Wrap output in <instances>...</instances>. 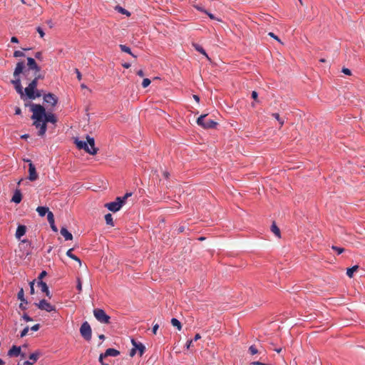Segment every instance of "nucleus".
<instances>
[{
	"label": "nucleus",
	"instance_id": "obj_23",
	"mask_svg": "<svg viewBox=\"0 0 365 365\" xmlns=\"http://www.w3.org/2000/svg\"><path fill=\"white\" fill-rule=\"evenodd\" d=\"M73 250V248L69 249V250L66 252V255H67L68 257L71 258L72 259H73V260H75V261L78 262L79 263V264L81 265V259H80L77 256H76L75 255H73V254L72 253Z\"/></svg>",
	"mask_w": 365,
	"mask_h": 365
},
{
	"label": "nucleus",
	"instance_id": "obj_15",
	"mask_svg": "<svg viewBox=\"0 0 365 365\" xmlns=\"http://www.w3.org/2000/svg\"><path fill=\"white\" fill-rule=\"evenodd\" d=\"M35 90L36 88L34 87L29 84V86L25 88L24 92L29 98L35 99Z\"/></svg>",
	"mask_w": 365,
	"mask_h": 365
},
{
	"label": "nucleus",
	"instance_id": "obj_47",
	"mask_svg": "<svg viewBox=\"0 0 365 365\" xmlns=\"http://www.w3.org/2000/svg\"><path fill=\"white\" fill-rule=\"evenodd\" d=\"M75 72L76 73V76H77V78L78 81H81V78H82V76H81V72L79 71V70L78 68H76L75 69Z\"/></svg>",
	"mask_w": 365,
	"mask_h": 365
},
{
	"label": "nucleus",
	"instance_id": "obj_35",
	"mask_svg": "<svg viewBox=\"0 0 365 365\" xmlns=\"http://www.w3.org/2000/svg\"><path fill=\"white\" fill-rule=\"evenodd\" d=\"M29 327L27 326L21 332L20 334V337L23 338L25 336H26V334H28L29 332Z\"/></svg>",
	"mask_w": 365,
	"mask_h": 365
},
{
	"label": "nucleus",
	"instance_id": "obj_6",
	"mask_svg": "<svg viewBox=\"0 0 365 365\" xmlns=\"http://www.w3.org/2000/svg\"><path fill=\"white\" fill-rule=\"evenodd\" d=\"M80 333L86 340H91L92 336V331L91 327L88 322H85L82 324L80 328Z\"/></svg>",
	"mask_w": 365,
	"mask_h": 365
},
{
	"label": "nucleus",
	"instance_id": "obj_36",
	"mask_svg": "<svg viewBox=\"0 0 365 365\" xmlns=\"http://www.w3.org/2000/svg\"><path fill=\"white\" fill-rule=\"evenodd\" d=\"M151 81L148 78H144L142 83V86L143 88L148 87L150 84Z\"/></svg>",
	"mask_w": 365,
	"mask_h": 365
},
{
	"label": "nucleus",
	"instance_id": "obj_27",
	"mask_svg": "<svg viewBox=\"0 0 365 365\" xmlns=\"http://www.w3.org/2000/svg\"><path fill=\"white\" fill-rule=\"evenodd\" d=\"M359 269L358 265H354L351 268H348L346 270V274L349 277L351 278L353 277L354 272L357 271Z\"/></svg>",
	"mask_w": 365,
	"mask_h": 365
},
{
	"label": "nucleus",
	"instance_id": "obj_51",
	"mask_svg": "<svg viewBox=\"0 0 365 365\" xmlns=\"http://www.w3.org/2000/svg\"><path fill=\"white\" fill-rule=\"evenodd\" d=\"M257 97H258V93H257V91H253L252 92V98L254 100L257 101Z\"/></svg>",
	"mask_w": 365,
	"mask_h": 365
},
{
	"label": "nucleus",
	"instance_id": "obj_41",
	"mask_svg": "<svg viewBox=\"0 0 365 365\" xmlns=\"http://www.w3.org/2000/svg\"><path fill=\"white\" fill-rule=\"evenodd\" d=\"M47 275V272L46 271H42L39 276L38 277V281H42V279Z\"/></svg>",
	"mask_w": 365,
	"mask_h": 365
},
{
	"label": "nucleus",
	"instance_id": "obj_9",
	"mask_svg": "<svg viewBox=\"0 0 365 365\" xmlns=\"http://www.w3.org/2000/svg\"><path fill=\"white\" fill-rule=\"evenodd\" d=\"M43 101L51 106H55L58 103L57 97L54 94L50 93L44 95Z\"/></svg>",
	"mask_w": 365,
	"mask_h": 365
},
{
	"label": "nucleus",
	"instance_id": "obj_26",
	"mask_svg": "<svg viewBox=\"0 0 365 365\" xmlns=\"http://www.w3.org/2000/svg\"><path fill=\"white\" fill-rule=\"evenodd\" d=\"M105 220H106L107 225H108L111 227L114 226V222H113V216L111 214H110V213L106 214L105 215Z\"/></svg>",
	"mask_w": 365,
	"mask_h": 365
},
{
	"label": "nucleus",
	"instance_id": "obj_19",
	"mask_svg": "<svg viewBox=\"0 0 365 365\" xmlns=\"http://www.w3.org/2000/svg\"><path fill=\"white\" fill-rule=\"evenodd\" d=\"M120 354V351L115 349H113V348H109L108 349H106V352L103 354V356L107 357V356H117Z\"/></svg>",
	"mask_w": 365,
	"mask_h": 365
},
{
	"label": "nucleus",
	"instance_id": "obj_57",
	"mask_svg": "<svg viewBox=\"0 0 365 365\" xmlns=\"http://www.w3.org/2000/svg\"><path fill=\"white\" fill-rule=\"evenodd\" d=\"M35 57H36V58H38V59H41V57H42V54H41V52H37V53H36V54H35Z\"/></svg>",
	"mask_w": 365,
	"mask_h": 365
},
{
	"label": "nucleus",
	"instance_id": "obj_8",
	"mask_svg": "<svg viewBox=\"0 0 365 365\" xmlns=\"http://www.w3.org/2000/svg\"><path fill=\"white\" fill-rule=\"evenodd\" d=\"M35 304L38 309L41 310H46L48 312L55 310V307L51 305L45 299H41L38 303H36Z\"/></svg>",
	"mask_w": 365,
	"mask_h": 365
},
{
	"label": "nucleus",
	"instance_id": "obj_13",
	"mask_svg": "<svg viewBox=\"0 0 365 365\" xmlns=\"http://www.w3.org/2000/svg\"><path fill=\"white\" fill-rule=\"evenodd\" d=\"M131 343L134 348L138 351L140 356H142L145 351V346L140 342H137L134 339H131Z\"/></svg>",
	"mask_w": 365,
	"mask_h": 365
},
{
	"label": "nucleus",
	"instance_id": "obj_28",
	"mask_svg": "<svg viewBox=\"0 0 365 365\" xmlns=\"http://www.w3.org/2000/svg\"><path fill=\"white\" fill-rule=\"evenodd\" d=\"M271 230L277 237H280V230L275 222L272 223Z\"/></svg>",
	"mask_w": 365,
	"mask_h": 365
},
{
	"label": "nucleus",
	"instance_id": "obj_7",
	"mask_svg": "<svg viewBox=\"0 0 365 365\" xmlns=\"http://www.w3.org/2000/svg\"><path fill=\"white\" fill-rule=\"evenodd\" d=\"M123 205V202L118 197H116L115 201L106 203L105 207L110 211L115 212L119 211Z\"/></svg>",
	"mask_w": 365,
	"mask_h": 365
},
{
	"label": "nucleus",
	"instance_id": "obj_22",
	"mask_svg": "<svg viewBox=\"0 0 365 365\" xmlns=\"http://www.w3.org/2000/svg\"><path fill=\"white\" fill-rule=\"evenodd\" d=\"M36 212L41 217H43L46 214L48 215V212L51 211L47 207L39 206L36 208Z\"/></svg>",
	"mask_w": 365,
	"mask_h": 365
},
{
	"label": "nucleus",
	"instance_id": "obj_30",
	"mask_svg": "<svg viewBox=\"0 0 365 365\" xmlns=\"http://www.w3.org/2000/svg\"><path fill=\"white\" fill-rule=\"evenodd\" d=\"M17 297L19 300H21V302H24L25 304H27V301L24 298V292L23 288H21L19 292H18Z\"/></svg>",
	"mask_w": 365,
	"mask_h": 365
},
{
	"label": "nucleus",
	"instance_id": "obj_11",
	"mask_svg": "<svg viewBox=\"0 0 365 365\" xmlns=\"http://www.w3.org/2000/svg\"><path fill=\"white\" fill-rule=\"evenodd\" d=\"M41 353L37 351L29 356V360L24 362V365H33L40 357Z\"/></svg>",
	"mask_w": 365,
	"mask_h": 365
},
{
	"label": "nucleus",
	"instance_id": "obj_2",
	"mask_svg": "<svg viewBox=\"0 0 365 365\" xmlns=\"http://www.w3.org/2000/svg\"><path fill=\"white\" fill-rule=\"evenodd\" d=\"M24 68L25 66L24 62H18L13 73L14 79L11 81V83L14 86L15 90L21 98L24 96V91L21 84L20 74L23 73L24 75L27 76L28 73V71H24Z\"/></svg>",
	"mask_w": 365,
	"mask_h": 365
},
{
	"label": "nucleus",
	"instance_id": "obj_49",
	"mask_svg": "<svg viewBox=\"0 0 365 365\" xmlns=\"http://www.w3.org/2000/svg\"><path fill=\"white\" fill-rule=\"evenodd\" d=\"M342 72L346 74V75H349L350 76L351 74V71L349 69V68H344L342 69Z\"/></svg>",
	"mask_w": 365,
	"mask_h": 365
},
{
	"label": "nucleus",
	"instance_id": "obj_55",
	"mask_svg": "<svg viewBox=\"0 0 365 365\" xmlns=\"http://www.w3.org/2000/svg\"><path fill=\"white\" fill-rule=\"evenodd\" d=\"M137 75L140 76V77H143L144 76V72L143 71V70H139L136 72Z\"/></svg>",
	"mask_w": 365,
	"mask_h": 365
},
{
	"label": "nucleus",
	"instance_id": "obj_39",
	"mask_svg": "<svg viewBox=\"0 0 365 365\" xmlns=\"http://www.w3.org/2000/svg\"><path fill=\"white\" fill-rule=\"evenodd\" d=\"M76 288L78 289L79 292H81L82 291V283H81V279L79 277L77 278Z\"/></svg>",
	"mask_w": 365,
	"mask_h": 365
},
{
	"label": "nucleus",
	"instance_id": "obj_29",
	"mask_svg": "<svg viewBox=\"0 0 365 365\" xmlns=\"http://www.w3.org/2000/svg\"><path fill=\"white\" fill-rule=\"evenodd\" d=\"M171 324H172V325L173 327H175L179 331L181 330L182 324H181L180 322L178 319H177L175 318H173L171 319Z\"/></svg>",
	"mask_w": 365,
	"mask_h": 365
},
{
	"label": "nucleus",
	"instance_id": "obj_34",
	"mask_svg": "<svg viewBox=\"0 0 365 365\" xmlns=\"http://www.w3.org/2000/svg\"><path fill=\"white\" fill-rule=\"evenodd\" d=\"M132 195V192H127L125 194L123 197H118L120 199H121V201L123 202V204H125V200Z\"/></svg>",
	"mask_w": 365,
	"mask_h": 365
},
{
	"label": "nucleus",
	"instance_id": "obj_33",
	"mask_svg": "<svg viewBox=\"0 0 365 365\" xmlns=\"http://www.w3.org/2000/svg\"><path fill=\"white\" fill-rule=\"evenodd\" d=\"M249 351L252 355L256 354L259 352L258 349L253 345L250 346Z\"/></svg>",
	"mask_w": 365,
	"mask_h": 365
},
{
	"label": "nucleus",
	"instance_id": "obj_10",
	"mask_svg": "<svg viewBox=\"0 0 365 365\" xmlns=\"http://www.w3.org/2000/svg\"><path fill=\"white\" fill-rule=\"evenodd\" d=\"M29 180L31 181H35L38 178V174L36 170V168L32 162H30L29 165Z\"/></svg>",
	"mask_w": 365,
	"mask_h": 365
},
{
	"label": "nucleus",
	"instance_id": "obj_18",
	"mask_svg": "<svg viewBox=\"0 0 365 365\" xmlns=\"http://www.w3.org/2000/svg\"><path fill=\"white\" fill-rule=\"evenodd\" d=\"M26 227L25 225H19L16 232V237L20 239L26 233Z\"/></svg>",
	"mask_w": 365,
	"mask_h": 365
},
{
	"label": "nucleus",
	"instance_id": "obj_58",
	"mask_svg": "<svg viewBox=\"0 0 365 365\" xmlns=\"http://www.w3.org/2000/svg\"><path fill=\"white\" fill-rule=\"evenodd\" d=\"M11 41L12 43H18V42H19V40H18V38H17L16 36H13V37H11Z\"/></svg>",
	"mask_w": 365,
	"mask_h": 365
},
{
	"label": "nucleus",
	"instance_id": "obj_52",
	"mask_svg": "<svg viewBox=\"0 0 365 365\" xmlns=\"http://www.w3.org/2000/svg\"><path fill=\"white\" fill-rule=\"evenodd\" d=\"M136 349L133 347V349H131V350L130 351V356L133 357L135 356V354H136Z\"/></svg>",
	"mask_w": 365,
	"mask_h": 365
},
{
	"label": "nucleus",
	"instance_id": "obj_40",
	"mask_svg": "<svg viewBox=\"0 0 365 365\" xmlns=\"http://www.w3.org/2000/svg\"><path fill=\"white\" fill-rule=\"evenodd\" d=\"M36 31L38 33V34L40 35V36L41 38H43L44 36L45 33H44L43 30L42 29V28H41L40 26L36 28Z\"/></svg>",
	"mask_w": 365,
	"mask_h": 365
},
{
	"label": "nucleus",
	"instance_id": "obj_31",
	"mask_svg": "<svg viewBox=\"0 0 365 365\" xmlns=\"http://www.w3.org/2000/svg\"><path fill=\"white\" fill-rule=\"evenodd\" d=\"M115 10L122 14L126 15L127 16H129L130 15V13L128 11H127L126 9L120 6H116Z\"/></svg>",
	"mask_w": 365,
	"mask_h": 365
},
{
	"label": "nucleus",
	"instance_id": "obj_24",
	"mask_svg": "<svg viewBox=\"0 0 365 365\" xmlns=\"http://www.w3.org/2000/svg\"><path fill=\"white\" fill-rule=\"evenodd\" d=\"M192 46L195 48L196 51L204 55L207 59H210L205 49L197 43H193Z\"/></svg>",
	"mask_w": 365,
	"mask_h": 365
},
{
	"label": "nucleus",
	"instance_id": "obj_20",
	"mask_svg": "<svg viewBox=\"0 0 365 365\" xmlns=\"http://www.w3.org/2000/svg\"><path fill=\"white\" fill-rule=\"evenodd\" d=\"M60 233L66 240H71L73 239L72 234L69 232L66 227H62L60 230Z\"/></svg>",
	"mask_w": 365,
	"mask_h": 365
},
{
	"label": "nucleus",
	"instance_id": "obj_50",
	"mask_svg": "<svg viewBox=\"0 0 365 365\" xmlns=\"http://www.w3.org/2000/svg\"><path fill=\"white\" fill-rule=\"evenodd\" d=\"M40 325L38 324H34L33 327H31V329L32 331H36L39 329Z\"/></svg>",
	"mask_w": 365,
	"mask_h": 365
},
{
	"label": "nucleus",
	"instance_id": "obj_62",
	"mask_svg": "<svg viewBox=\"0 0 365 365\" xmlns=\"http://www.w3.org/2000/svg\"><path fill=\"white\" fill-rule=\"evenodd\" d=\"M251 364L252 365H263L264 363L259 362V361H254Z\"/></svg>",
	"mask_w": 365,
	"mask_h": 365
},
{
	"label": "nucleus",
	"instance_id": "obj_61",
	"mask_svg": "<svg viewBox=\"0 0 365 365\" xmlns=\"http://www.w3.org/2000/svg\"><path fill=\"white\" fill-rule=\"evenodd\" d=\"M201 338V336L200 334H196L195 337H194V341H197L198 339H200Z\"/></svg>",
	"mask_w": 365,
	"mask_h": 365
},
{
	"label": "nucleus",
	"instance_id": "obj_60",
	"mask_svg": "<svg viewBox=\"0 0 365 365\" xmlns=\"http://www.w3.org/2000/svg\"><path fill=\"white\" fill-rule=\"evenodd\" d=\"M192 340L187 341V344H186V348L190 349V347L192 346Z\"/></svg>",
	"mask_w": 365,
	"mask_h": 365
},
{
	"label": "nucleus",
	"instance_id": "obj_64",
	"mask_svg": "<svg viewBox=\"0 0 365 365\" xmlns=\"http://www.w3.org/2000/svg\"><path fill=\"white\" fill-rule=\"evenodd\" d=\"M169 175H170V174H169V173H168V172H167V171H164V172H163V176H164L165 178H169Z\"/></svg>",
	"mask_w": 365,
	"mask_h": 365
},
{
	"label": "nucleus",
	"instance_id": "obj_21",
	"mask_svg": "<svg viewBox=\"0 0 365 365\" xmlns=\"http://www.w3.org/2000/svg\"><path fill=\"white\" fill-rule=\"evenodd\" d=\"M22 195L19 190H16L12 197L11 201L15 203H19L21 201Z\"/></svg>",
	"mask_w": 365,
	"mask_h": 365
},
{
	"label": "nucleus",
	"instance_id": "obj_12",
	"mask_svg": "<svg viewBox=\"0 0 365 365\" xmlns=\"http://www.w3.org/2000/svg\"><path fill=\"white\" fill-rule=\"evenodd\" d=\"M27 65L29 66V69L34 70L36 72H40L41 68L37 65L35 60L33 58L29 57L27 58Z\"/></svg>",
	"mask_w": 365,
	"mask_h": 365
},
{
	"label": "nucleus",
	"instance_id": "obj_38",
	"mask_svg": "<svg viewBox=\"0 0 365 365\" xmlns=\"http://www.w3.org/2000/svg\"><path fill=\"white\" fill-rule=\"evenodd\" d=\"M331 248H332V250H336L337 252L338 255L341 254L344 251V248L339 247L336 246H332Z\"/></svg>",
	"mask_w": 365,
	"mask_h": 365
},
{
	"label": "nucleus",
	"instance_id": "obj_4",
	"mask_svg": "<svg viewBox=\"0 0 365 365\" xmlns=\"http://www.w3.org/2000/svg\"><path fill=\"white\" fill-rule=\"evenodd\" d=\"M207 114L201 115L197 120V123L205 129L213 128L217 123L211 119H206Z\"/></svg>",
	"mask_w": 365,
	"mask_h": 365
},
{
	"label": "nucleus",
	"instance_id": "obj_1",
	"mask_svg": "<svg viewBox=\"0 0 365 365\" xmlns=\"http://www.w3.org/2000/svg\"><path fill=\"white\" fill-rule=\"evenodd\" d=\"M31 110L33 113L31 119L34 120L33 124L39 129L38 135L43 136L47 129L46 123H56L57 119L52 113H46L44 107L40 104H31Z\"/></svg>",
	"mask_w": 365,
	"mask_h": 365
},
{
	"label": "nucleus",
	"instance_id": "obj_3",
	"mask_svg": "<svg viewBox=\"0 0 365 365\" xmlns=\"http://www.w3.org/2000/svg\"><path fill=\"white\" fill-rule=\"evenodd\" d=\"M87 142L80 140L78 139L75 140V143L77 148L80 150L83 149L91 155H95L97 153L98 149L95 147V140L93 138L90 136L86 137Z\"/></svg>",
	"mask_w": 365,
	"mask_h": 365
},
{
	"label": "nucleus",
	"instance_id": "obj_25",
	"mask_svg": "<svg viewBox=\"0 0 365 365\" xmlns=\"http://www.w3.org/2000/svg\"><path fill=\"white\" fill-rule=\"evenodd\" d=\"M119 47H120V48L121 51L125 52V53H129V54H130V55H131L132 56H133V57L136 58V56H135V55H134V54L131 52V50H130V48L128 46H125V45H123V44H120V45H119Z\"/></svg>",
	"mask_w": 365,
	"mask_h": 365
},
{
	"label": "nucleus",
	"instance_id": "obj_42",
	"mask_svg": "<svg viewBox=\"0 0 365 365\" xmlns=\"http://www.w3.org/2000/svg\"><path fill=\"white\" fill-rule=\"evenodd\" d=\"M36 80H39V79H43L44 78V76L39 73V72H36L35 71V77H34Z\"/></svg>",
	"mask_w": 365,
	"mask_h": 365
},
{
	"label": "nucleus",
	"instance_id": "obj_45",
	"mask_svg": "<svg viewBox=\"0 0 365 365\" xmlns=\"http://www.w3.org/2000/svg\"><path fill=\"white\" fill-rule=\"evenodd\" d=\"M29 85L32 86L35 88H36L38 85V80H36L35 78L31 81V82L29 83Z\"/></svg>",
	"mask_w": 365,
	"mask_h": 365
},
{
	"label": "nucleus",
	"instance_id": "obj_53",
	"mask_svg": "<svg viewBox=\"0 0 365 365\" xmlns=\"http://www.w3.org/2000/svg\"><path fill=\"white\" fill-rule=\"evenodd\" d=\"M34 96H35V98L41 96V91L36 90L34 93Z\"/></svg>",
	"mask_w": 365,
	"mask_h": 365
},
{
	"label": "nucleus",
	"instance_id": "obj_56",
	"mask_svg": "<svg viewBox=\"0 0 365 365\" xmlns=\"http://www.w3.org/2000/svg\"><path fill=\"white\" fill-rule=\"evenodd\" d=\"M205 13L207 14L211 19H215V17L213 14L207 12V11H205Z\"/></svg>",
	"mask_w": 365,
	"mask_h": 365
},
{
	"label": "nucleus",
	"instance_id": "obj_54",
	"mask_svg": "<svg viewBox=\"0 0 365 365\" xmlns=\"http://www.w3.org/2000/svg\"><path fill=\"white\" fill-rule=\"evenodd\" d=\"M105 357H106V356H103V354H100V356H99V362L101 364V365H102L103 364H104V362H103V358H105Z\"/></svg>",
	"mask_w": 365,
	"mask_h": 365
},
{
	"label": "nucleus",
	"instance_id": "obj_37",
	"mask_svg": "<svg viewBox=\"0 0 365 365\" xmlns=\"http://www.w3.org/2000/svg\"><path fill=\"white\" fill-rule=\"evenodd\" d=\"M24 56H25L24 53L23 51H16L14 53V56L16 57V58L23 57Z\"/></svg>",
	"mask_w": 365,
	"mask_h": 365
},
{
	"label": "nucleus",
	"instance_id": "obj_46",
	"mask_svg": "<svg viewBox=\"0 0 365 365\" xmlns=\"http://www.w3.org/2000/svg\"><path fill=\"white\" fill-rule=\"evenodd\" d=\"M158 328H159V324H155L153 325L152 331H153V333L154 334H157V331H158Z\"/></svg>",
	"mask_w": 365,
	"mask_h": 365
},
{
	"label": "nucleus",
	"instance_id": "obj_5",
	"mask_svg": "<svg viewBox=\"0 0 365 365\" xmlns=\"http://www.w3.org/2000/svg\"><path fill=\"white\" fill-rule=\"evenodd\" d=\"M93 315L96 319L103 324H109L110 317L105 312L103 309H95L93 310Z\"/></svg>",
	"mask_w": 365,
	"mask_h": 365
},
{
	"label": "nucleus",
	"instance_id": "obj_48",
	"mask_svg": "<svg viewBox=\"0 0 365 365\" xmlns=\"http://www.w3.org/2000/svg\"><path fill=\"white\" fill-rule=\"evenodd\" d=\"M23 319L26 321V322H31L33 319L26 314H24L23 315Z\"/></svg>",
	"mask_w": 365,
	"mask_h": 365
},
{
	"label": "nucleus",
	"instance_id": "obj_59",
	"mask_svg": "<svg viewBox=\"0 0 365 365\" xmlns=\"http://www.w3.org/2000/svg\"><path fill=\"white\" fill-rule=\"evenodd\" d=\"M21 113V108L17 107L15 110V114L16 115H20Z\"/></svg>",
	"mask_w": 365,
	"mask_h": 365
},
{
	"label": "nucleus",
	"instance_id": "obj_44",
	"mask_svg": "<svg viewBox=\"0 0 365 365\" xmlns=\"http://www.w3.org/2000/svg\"><path fill=\"white\" fill-rule=\"evenodd\" d=\"M29 284H30V293H31V294H34V293H35L34 287V281L31 282Z\"/></svg>",
	"mask_w": 365,
	"mask_h": 365
},
{
	"label": "nucleus",
	"instance_id": "obj_63",
	"mask_svg": "<svg viewBox=\"0 0 365 365\" xmlns=\"http://www.w3.org/2000/svg\"><path fill=\"white\" fill-rule=\"evenodd\" d=\"M198 11H202V12H205V9H203L201 6H195Z\"/></svg>",
	"mask_w": 365,
	"mask_h": 365
},
{
	"label": "nucleus",
	"instance_id": "obj_17",
	"mask_svg": "<svg viewBox=\"0 0 365 365\" xmlns=\"http://www.w3.org/2000/svg\"><path fill=\"white\" fill-rule=\"evenodd\" d=\"M47 220L50 224L51 228L53 231L57 232L58 229L54 223V215L52 212H49L47 216Z\"/></svg>",
	"mask_w": 365,
	"mask_h": 365
},
{
	"label": "nucleus",
	"instance_id": "obj_14",
	"mask_svg": "<svg viewBox=\"0 0 365 365\" xmlns=\"http://www.w3.org/2000/svg\"><path fill=\"white\" fill-rule=\"evenodd\" d=\"M38 286L41 288L42 292H44L48 298H51V295L48 287L46 282L43 281H38Z\"/></svg>",
	"mask_w": 365,
	"mask_h": 365
},
{
	"label": "nucleus",
	"instance_id": "obj_16",
	"mask_svg": "<svg viewBox=\"0 0 365 365\" xmlns=\"http://www.w3.org/2000/svg\"><path fill=\"white\" fill-rule=\"evenodd\" d=\"M21 354V347L14 345L8 351L9 356H18Z\"/></svg>",
	"mask_w": 365,
	"mask_h": 365
},
{
	"label": "nucleus",
	"instance_id": "obj_32",
	"mask_svg": "<svg viewBox=\"0 0 365 365\" xmlns=\"http://www.w3.org/2000/svg\"><path fill=\"white\" fill-rule=\"evenodd\" d=\"M272 116L279 122L280 126H282L284 125V120L282 119L279 116V115L277 113H272Z\"/></svg>",
	"mask_w": 365,
	"mask_h": 365
},
{
	"label": "nucleus",
	"instance_id": "obj_43",
	"mask_svg": "<svg viewBox=\"0 0 365 365\" xmlns=\"http://www.w3.org/2000/svg\"><path fill=\"white\" fill-rule=\"evenodd\" d=\"M268 35H269V36H271L272 38H274L275 40H277V41H279V43H282V41H280V39L278 38V36H276L274 33H272V32H269V33L268 34Z\"/></svg>",
	"mask_w": 365,
	"mask_h": 365
}]
</instances>
